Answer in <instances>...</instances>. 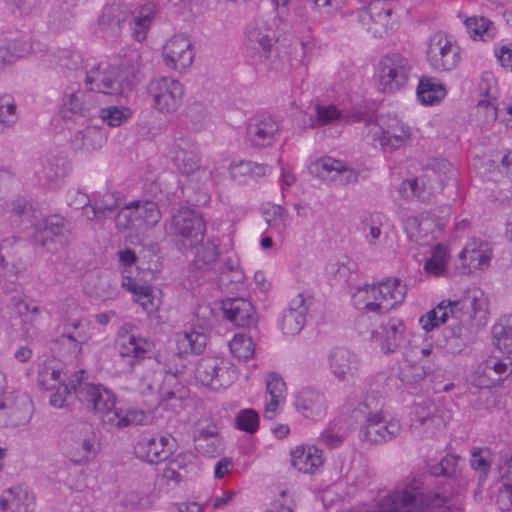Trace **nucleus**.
<instances>
[{
    "mask_svg": "<svg viewBox=\"0 0 512 512\" xmlns=\"http://www.w3.org/2000/svg\"><path fill=\"white\" fill-rule=\"evenodd\" d=\"M70 168L69 161L64 157L45 156L36 166L35 175L42 186L55 188L67 177Z\"/></svg>",
    "mask_w": 512,
    "mask_h": 512,
    "instance_id": "c85d7f7f",
    "label": "nucleus"
},
{
    "mask_svg": "<svg viewBox=\"0 0 512 512\" xmlns=\"http://www.w3.org/2000/svg\"><path fill=\"white\" fill-rule=\"evenodd\" d=\"M372 475L368 468L364 466L353 467L347 474V481L350 487L355 490H361L370 485Z\"/></svg>",
    "mask_w": 512,
    "mask_h": 512,
    "instance_id": "774afa93",
    "label": "nucleus"
},
{
    "mask_svg": "<svg viewBox=\"0 0 512 512\" xmlns=\"http://www.w3.org/2000/svg\"><path fill=\"white\" fill-rule=\"evenodd\" d=\"M312 304V298L298 294L291 300L289 306L283 311L279 320V328L283 334L297 335L306 323V315Z\"/></svg>",
    "mask_w": 512,
    "mask_h": 512,
    "instance_id": "a878e982",
    "label": "nucleus"
},
{
    "mask_svg": "<svg viewBox=\"0 0 512 512\" xmlns=\"http://www.w3.org/2000/svg\"><path fill=\"white\" fill-rule=\"evenodd\" d=\"M450 258L448 247L444 244H437L431 250L430 257L426 259L423 270L427 275L433 277L443 276L447 272Z\"/></svg>",
    "mask_w": 512,
    "mask_h": 512,
    "instance_id": "c03bdc74",
    "label": "nucleus"
},
{
    "mask_svg": "<svg viewBox=\"0 0 512 512\" xmlns=\"http://www.w3.org/2000/svg\"><path fill=\"white\" fill-rule=\"evenodd\" d=\"M225 318L237 327H251L256 323V314L252 303L244 298H228L222 301Z\"/></svg>",
    "mask_w": 512,
    "mask_h": 512,
    "instance_id": "473e14b6",
    "label": "nucleus"
},
{
    "mask_svg": "<svg viewBox=\"0 0 512 512\" xmlns=\"http://www.w3.org/2000/svg\"><path fill=\"white\" fill-rule=\"evenodd\" d=\"M460 462L461 459L459 457L448 454L444 456L438 464L430 468L431 474L436 477L446 476L457 478L460 475Z\"/></svg>",
    "mask_w": 512,
    "mask_h": 512,
    "instance_id": "e2e57ef3",
    "label": "nucleus"
},
{
    "mask_svg": "<svg viewBox=\"0 0 512 512\" xmlns=\"http://www.w3.org/2000/svg\"><path fill=\"white\" fill-rule=\"evenodd\" d=\"M511 372V362L497 357H489L478 366L472 383L481 389L491 388L504 381Z\"/></svg>",
    "mask_w": 512,
    "mask_h": 512,
    "instance_id": "393cba45",
    "label": "nucleus"
},
{
    "mask_svg": "<svg viewBox=\"0 0 512 512\" xmlns=\"http://www.w3.org/2000/svg\"><path fill=\"white\" fill-rule=\"evenodd\" d=\"M175 449V439L170 435L143 436L135 445L134 453L137 458L159 463L170 457Z\"/></svg>",
    "mask_w": 512,
    "mask_h": 512,
    "instance_id": "412c9836",
    "label": "nucleus"
},
{
    "mask_svg": "<svg viewBox=\"0 0 512 512\" xmlns=\"http://www.w3.org/2000/svg\"><path fill=\"white\" fill-rule=\"evenodd\" d=\"M101 120L110 127H118L132 117V111L126 106H108L99 111Z\"/></svg>",
    "mask_w": 512,
    "mask_h": 512,
    "instance_id": "052dcab7",
    "label": "nucleus"
},
{
    "mask_svg": "<svg viewBox=\"0 0 512 512\" xmlns=\"http://www.w3.org/2000/svg\"><path fill=\"white\" fill-rule=\"evenodd\" d=\"M195 379L213 390L230 386L238 377L235 366L220 357H205L195 368Z\"/></svg>",
    "mask_w": 512,
    "mask_h": 512,
    "instance_id": "4468645a",
    "label": "nucleus"
},
{
    "mask_svg": "<svg viewBox=\"0 0 512 512\" xmlns=\"http://www.w3.org/2000/svg\"><path fill=\"white\" fill-rule=\"evenodd\" d=\"M66 456L75 464H86L98 453L96 435L86 422L71 423L64 437Z\"/></svg>",
    "mask_w": 512,
    "mask_h": 512,
    "instance_id": "9d476101",
    "label": "nucleus"
},
{
    "mask_svg": "<svg viewBox=\"0 0 512 512\" xmlns=\"http://www.w3.org/2000/svg\"><path fill=\"white\" fill-rule=\"evenodd\" d=\"M207 343V337L203 332L194 329L178 332L175 335L176 352L159 354L158 361L163 365L166 374L164 382L173 384L178 375L183 373L185 361L183 356L188 354H201Z\"/></svg>",
    "mask_w": 512,
    "mask_h": 512,
    "instance_id": "423d86ee",
    "label": "nucleus"
},
{
    "mask_svg": "<svg viewBox=\"0 0 512 512\" xmlns=\"http://www.w3.org/2000/svg\"><path fill=\"white\" fill-rule=\"evenodd\" d=\"M259 414L254 409L241 410L236 418L237 428L247 433H255L259 427Z\"/></svg>",
    "mask_w": 512,
    "mask_h": 512,
    "instance_id": "338daca9",
    "label": "nucleus"
},
{
    "mask_svg": "<svg viewBox=\"0 0 512 512\" xmlns=\"http://www.w3.org/2000/svg\"><path fill=\"white\" fill-rule=\"evenodd\" d=\"M445 94V88L437 79L432 77H424L420 79L417 88V95L422 103L433 105L444 98Z\"/></svg>",
    "mask_w": 512,
    "mask_h": 512,
    "instance_id": "de8ad7c7",
    "label": "nucleus"
},
{
    "mask_svg": "<svg viewBox=\"0 0 512 512\" xmlns=\"http://www.w3.org/2000/svg\"><path fill=\"white\" fill-rule=\"evenodd\" d=\"M17 35L18 30H8L0 35V69L4 68L6 65L14 63L24 56L23 46L16 45L11 50L6 46L12 42H19Z\"/></svg>",
    "mask_w": 512,
    "mask_h": 512,
    "instance_id": "49530a36",
    "label": "nucleus"
},
{
    "mask_svg": "<svg viewBox=\"0 0 512 512\" xmlns=\"http://www.w3.org/2000/svg\"><path fill=\"white\" fill-rule=\"evenodd\" d=\"M407 286L398 278H387L377 284L359 287L352 296L353 305L371 313L384 314L400 305L406 296Z\"/></svg>",
    "mask_w": 512,
    "mask_h": 512,
    "instance_id": "39448f33",
    "label": "nucleus"
},
{
    "mask_svg": "<svg viewBox=\"0 0 512 512\" xmlns=\"http://www.w3.org/2000/svg\"><path fill=\"white\" fill-rule=\"evenodd\" d=\"M106 142L105 133L97 126H87L76 132L71 140V146L75 150L94 151L101 148Z\"/></svg>",
    "mask_w": 512,
    "mask_h": 512,
    "instance_id": "ea45409f",
    "label": "nucleus"
},
{
    "mask_svg": "<svg viewBox=\"0 0 512 512\" xmlns=\"http://www.w3.org/2000/svg\"><path fill=\"white\" fill-rule=\"evenodd\" d=\"M291 465L298 472L314 474L324 464L323 451L316 445L301 444L290 451Z\"/></svg>",
    "mask_w": 512,
    "mask_h": 512,
    "instance_id": "2f4dec72",
    "label": "nucleus"
},
{
    "mask_svg": "<svg viewBox=\"0 0 512 512\" xmlns=\"http://www.w3.org/2000/svg\"><path fill=\"white\" fill-rule=\"evenodd\" d=\"M277 41L276 31L266 21H255L246 31L247 55L256 62L265 61Z\"/></svg>",
    "mask_w": 512,
    "mask_h": 512,
    "instance_id": "f3484780",
    "label": "nucleus"
},
{
    "mask_svg": "<svg viewBox=\"0 0 512 512\" xmlns=\"http://www.w3.org/2000/svg\"><path fill=\"white\" fill-rule=\"evenodd\" d=\"M117 207V201L111 194H106L101 200H97L90 206V212L85 213L88 220H101L106 218Z\"/></svg>",
    "mask_w": 512,
    "mask_h": 512,
    "instance_id": "0e129e2a",
    "label": "nucleus"
},
{
    "mask_svg": "<svg viewBox=\"0 0 512 512\" xmlns=\"http://www.w3.org/2000/svg\"><path fill=\"white\" fill-rule=\"evenodd\" d=\"M164 64L179 73L189 68L195 56L192 42L186 34H175L169 38L162 48Z\"/></svg>",
    "mask_w": 512,
    "mask_h": 512,
    "instance_id": "6ab92c4d",
    "label": "nucleus"
},
{
    "mask_svg": "<svg viewBox=\"0 0 512 512\" xmlns=\"http://www.w3.org/2000/svg\"><path fill=\"white\" fill-rule=\"evenodd\" d=\"M431 223L428 219L411 217L404 223V229L408 236L417 243H426L430 232Z\"/></svg>",
    "mask_w": 512,
    "mask_h": 512,
    "instance_id": "13d9d810",
    "label": "nucleus"
},
{
    "mask_svg": "<svg viewBox=\"0 0 512 512\" xmlns=\"http://www.w3.org/2000/svg\"><path fill=\"white\" fill-rule=\"evenodd\" d=\"M165 230L183 247L194 248L204 240L206 222L196 210L181 207L166 222Z\"/></svg>",
    "mask_w": 512,
    "mask_h": 512,
    "instance_id": "0eeeda50",
    "label": "nucleus"
},
{
    "mask_svg": "<svg viewBox=\"0 0 512 512\" xmlns=\"http://www.w3.org/2000/svg\"><path fill=\"white\" fill-rule=\"evenodd\" d=\"M413 69L411 59L400 53L384 55L378 62L377 81L384 93H394L408 83Z\"/></svg>",
    "mask_w": 512,
    "mask_h": 512,
    "instance_id": "9b49d317",
    "label": "nucleus"
},
{
    "mask_svg": "<svg viewBox=\"0 0 512 512\" xmlns=\"http://www.w3.org/2000/svg\"><path fill=\"white\" fill-rule=\"evenodd\" d=\"M155 16V7L151 4L142 6L135 15L130 17V23H134L133 36L137 41L146 37V32Z\"/></svg>",
    "mask_w": 512,
    "mask_h": 512,
    "instance_id": "603ef678",
    "label": "nucleus"
},
{
    "mask_svg": "<svg viewBox=\"0 0 512 512\" xmlns=\"http://www.w3.org/2000/svg\"><path fill=\"white\" fill-rule=\"evenodd\" d=\"M162 214L158 204L150 200H133L121 208L115 217L118 230L145 232L155 227Z\"/></svg>",
    "mask_w": 512,
    "mask_h": 512,
    "instance_id": "1a4fd4ad",
    "label": "nucleus"
},
{
    "mask_svg": "<svg viewBox=\"0 0 512 512\" xmlns=\"http://www.w3.org/2000/svg\"><path fill=\"white\" fill-rule=\"evenodd\" d=\"M97 94L91 92L88 88L83 90L79 86H68L63 92L62 113L64 117L74 115L85 116L98 105Z\"/></svg>",
    "mask_w": 512,
    "mask_h": 512,
    "instance_id": "5701e85b",
    "label": "nucleus"
},
{
    "mask_svg": "<svg viewBox=\"0 0 512 512\" xmlns=\"http://www.w3.org/2000/svg\"><path fill=\"white\" fill-rule=\"evenodd\" d=\"M220 239L217 237L208 238L206 242H201L196 246L194 263L197 268L202 270H211L220 255Z\"/></svg>",
    "mask_w": 512,
    "mask_h": 512,
    "instance_id": "79ce46f5",
    "label": "nucleus"
},
{
    "mask_svg": "<svg viewBox=\"0 0 512 512\" xmlns=\"http://www.w3.org/2000/svg\"><path fill=\"white\" fill-rule=\"evenodd\" d=\"M45 61L51 66L67 69L70 71H80L83 68L82 56L69 49H51L45 55Z\"/></svg>",
    "mask_w": 512,
    "mask_h": 512,
    "instance_id": "a19ab883",
    "label": "nucleus"
},
{
    "mask_svg": "<svg viewBox=\"0 0 512 512\" xmlns=\"http://www.w3.org/2000/svg\"><path fill=\"white\" fill-rule=\"evenodd\" d=\"M196 450L206 456H213L220 448V440L215 432L200 429L194 437Z\"/></svg>",
    "mask_w": 512,
    "mask_h": 512,
    "instance_id": "6e6d98bb",
    "label": "nucleus"
},
{
    "mask_svg": "<svg viewBox=\"0 0 512 512\" xmlns=\"http://www.w3.org/2000/svg\"><path fill=\"white\" fill-rule=\"evenodd\" d=\"M426 375L427 371L423 365L407 361L401 366L398 377L402 383L413 385L423 380Z\"/></svg>",
    "mask_w": 512,
    "mask_h": 512,
    "instance_id": "69168bd1",
    "label": "nucleus"
},
{
    "mask_svg": "<svg viewBox=\"0 0 512 512\" xmlns=\"http://www.w3.org/2000/svg\"><path fill=\"white\" fill-rule=\"evenodd\" d=\"M171 159L183 175H191L200 170V149L191 137L177 138L171 148Z\"/></svg>",
    "mask_w": 512,
    "mask_h": 512,
    "instance_id": "4be33fe9",
    "label": "nucleus"
},
{
    "mask_svg": "<svg viewBox=\"0 0 512 512\" xmlns=\"http://www.w3.org/2000/svg\"><path fill=\"white\" fill-rule=\"evenodd\" d=\"M492 334L498 349L512 353V316H506L495 324Z\"/></svg>",
    "mask_w": 512,
    "mask_h": 512,
    "instance_id": "864d4df0",
    "label": "nucleus"
},
{
    "mask_svg": "<svg viewBox=\"0 0 512 512\" xmlns=\"http://www.w3.org/2000/svg\"><path fill=\"white\" fill-rule=\"evenodd\" d=\"M71 389L87 410L95 413L103 424L111 428L122 429L131 425H146L151 421L150 414L141 409L117 408L114 392L100 383L78 380Z\"/></svg>",
    "mask_w": 512,
    "mask_h": 512,
    "instance_id": "f03ea898",
    "label": "nucleus"
},
{
    "mask_svg": "<svg viewBox=\"0 0 512 512\" xmlns=\"http://www.w3.org/2000/svg\"><path fill=\"white\" fill-rule=\"evenodd\" d=\"M37 381L40 387L45 390H54L64 384L62 371L51 364H45L38 373Z\"/></svg>",
    "mask_w": 512,
    "mask_h": 512,
    "instance_id": "680f3d73",
    "label": "nucleus"
},
{
    "mask_svg": "<svg viewBox=\"0 0 512 512\" xmlns=\"http://www.w3.org/2000/svg\"><path fill=\"white\" fill-rule=\"evenodd\" d=\"M346 118H348V115L338 110L334 105H316L315 116H310V121L307 125L310 128H316L342 121Z\"/></svg>",
    "mask_w": 512,
    "mask_h": 512,
    "instance_id": "3c124183",
    "label": "nucleus"
},
{
    "mask_svg": "<svg viewBox=\"0 0 512 512\" xmlns=\"http://www.w3.org/2000/svg\"><path fill=\"white\" fill-rule=\"evenodd\" d=\"M126 15L119 5H110L104 8L99 19V28L106 37H116L121 31L122 23L126 22Z\"/></svg>",
    "mask_w": 512,
    "mask_h": 512,
    "instance_id": "37998d69",
    "label": "nucleus"
},
{
    "mask_svg": "<svg viewBox=\"0 0 512 512\" xmlns=\"http://www.w3.org/2000/svg\"><path fill=\"white\" fill-rule=\"evenodd\" d=\"M317 175L323 179L338 182L342 185L354 183L358 180V172L347 163L332 157H323L312 164Z\"/></svg>",
    "mask_w": 512,
    "mask_h": 512,
    "instance_id": "c756f323",
    "label": "nucleus"
},
{
    "mask_svg": "<svg viewBox=\"0 0 512 512\" xmlns=\"http://www.w3.org/2000/svg\"><path fill=\"white\" fill-rule=\"evenodd\" d=\"M372 134L383 152L393 153L410 142L412 129L397 116L387 115L379 118L378 125Z\"/></svg>",
    "mask_w": 512,
    "mask_h": 512,
    "instance_id": "dca6fc26",
    "label": "nucleus"
},
{
    "mask_svg": "<svg viewBox=\"0 0 512 512\" xmlns=\"http://www.w3.org/2000/svg\"><path fill=\"white\" fill-rule=\"evenodd\" d=\"M459 260L463 269L472 273L483 270L490 264L492 249L488 242L480 238H470L460 251Z\"/></svg>",
    "mask_w": 512,
    "mask_h": 512,
    "instance_id": "bb28decb",
    "label": "nucleus"
},
{
    "mask_svg": "<svg viewBox=\"0 0 512 512\" xmlns=\"http://www.w3.org/2000/svg\"><path fill=\"white\" fill-rule=\"evenodd\" d=\"M294 405L303 417L310 419L323 417L327 410L325 395L309 387L303 388L297 393Z\"/></svg>",
    "mask_w": 512,
    "mask_h": 512,
    "instance_id": "72a5a7b5",
    "label": "nucleus"
},
{
    "mask_svg": "<svg viewBox=\"0 0 512 512\" xmlns=\"http://www.w3.org/2000/svg\"><path fill=\"white\" fill-rule=\"evenodd\" d=\"M492 465L491 452L487 448H474L471 451L470 466L478 473L479 483L484 482Z\"/></svg>",
    "mask_w": 512,
    "mask_h": 512,
    "instance_id": "5fc2aeb1",
    "label": "nucleus"
},
{
    "mask_svg": "<svg viewBox=\"0 0 512 512\" xmlns=\"http://www.w3.org/2000/svg\"><path fill=\"white\" fill-rule=\"evenodd\" d=\"M330 373L338 381H347L358 376L361 361L357 354L344 347H336L328 354Z\"/></svg>",
    "mask_w": 512,
    "mask_h": 512,
    "instance_id": "b1692460",
    "label": "nucleus"
},
{
    "mask_svg": "<svg viewBox=\"0 0 512 512\" xmlns=\"http://www.w3.org/2000/svg\"><path fill=\"white\" fill-rule=\"evenodd\" d=\"M92 337L91 324L86 319H66L63 324V333L60 341L68 340L73 344L74 349L82 351V346Z\"/></svg>",
    "mask_w": 512,
    "mask_h": 512,
    "instance_id": "58836bf2",
    "label": "nucleus"
},
{
    "mask_svg": "<svg viewBox=\"0 0 512 512\" xmlns=\"http://www.w3.org/2000/svg\"><path fill=\"white\" fill-rule=\"evenodd\" d=\"M147 93L154 110L161 114H172L181 106L185 91L177 79L161 76L150 80Z\"/></svg>",
    "mask_w": 512,
    "mask_h": 512,
    "instance_id": "ddd939ff",
    "label": "nucleus"
},
{
    "mask_svg": "<svg viewBox=\"0 0 512 512\" xmlns=\"http://www.w3.org/2000/svg\"><path fill=\"white\" fill-rule=\"evenodd\" d=\"M384 219L382 214L374 213L365 216L361 223V231L366 242L376 249H384L387 246L388 234Z\"/></svg>",
    "mask_w": 512,
    "mask_h": 512,
    "instance_id": "e433bc0d",
    "label": "nucleus"
},
{
    "mask_svg": "<svg viewBox=\"0 0 512 512\" xmlns=\"http://www.w3.org/2000/svg\"><path fill=\"white\" fill-rule=\"evenodd\" d=\"M69 234L68 222L59 215H52L35 225L33 240L36 244L51 250V244L65 245L68 242Z\"/></svg>",
    "mask_w": 512,
    "mask_h": 512,
    "instance_id": "aec40b11",
    "label": "nucleus"
},
{
    "mask_svg": "<svg viewBox=\"0 0 512 512\" xmlns=\"http://www.w3.org/2000/svg\"><path fill=\"white\" fill-rule=\"evenodd\" d=\"M458 323L448 329L449 335L460 339L469 338L487 324L488 300L477 287L466 289L460 297L442 300L434 309L419 318L426 332L444 324L449 318Z\"/></svg>",
    "mask_w": 512,
    "mask_h": 512,
    "instance_id": "f257e3e1",
    "label": "nucleus"
},
{
    "mask_svg": "<svg viewBox=\"0 0 512 512\" xmlns=\"http://www.w3.org/2000/svg\"><path fill=\"white\" fill-rule=\"evenodd\" d=\"M497 503L501 510L512 508V455L501 467V487L498 491Z\"/></svg>",
    "mask_w": 512,
    "mask_h": 512,
    "instance_id": "09e8293b",
    "label": "nucleus"
},
{
    "mask_svg": "<svg viewBox=\"0 0 512 512\" xmlns=\"http://www.w3.org/2000/svg\"><path fill=\"white\" fill-rule=\"evenodd\" d=\"M278 122L270 115L253 117L247 127V138L254 147L271 146L279 137Z\"/></svg>",
    "mask_w": 512,
    "mask_h": 512,
    "instance_id": "cd10ccee",
    "label": "nucleus"
},
{
    "mask_svg": "<svg viewBox=\"0 0 512 512\" xmlns=\"http://www.w3.org/2000/svg\"><path fill=\"white\" fill-rule=\"evenodd\" d=\"M286 398V384L277 373L271 372L266 377V396L264 417L272 419L280 412Z\"/></svg>",
    "mask_w": 512,
    "mask_h": 512,
    "instance_id": "c9c22d12",
    "label": "nucleus"
},
{
    "mask_svg": "<svg viewBox=\"0 0 512 512\" xmlns=\"http://www.w3.org/2000/svg\"><path fill=\"white\" fill-rule=\"evenodd\" d=\"M392 4L386 0H373L357 11V18L375 37L382 38L392 27Z\"/></svg>",
    "mask_w": 512,
    "mask_h": 512,
    "instance_id": "a211bd4d",
    "label": "nucleus"
},
{
    "mask_svg": "<svg viewBox=\"0 0 512 512\" xmlns=\"http://www.w3.org/2000/svg\"><path fill=\"white\" fill-rule=\"evenodd\" d=\"M18 120L17 107L11 95H0V133L11 128Z\"/></svg>",
    "mask_w": 512,
    "mask_h": 512,
    "instance_id": "4d7b16f0",
    "label": "nucleus"
},
{
    "mask_svg": "<svg viewBox=\"0 0 512 512\" xmlns=\"http://www.w3.org/2000/svg\"><path fill=\"white\" fill-rule=\"evenodd\" d=\"M115 346L119 356L130 368L149 358L153 348L152 342L142 336L137 326L132 323H124L120 326Z\"/></svg>",
    "mask_w": 512,
    "mask_h": 512,
    "instance_id": "f8f14e48",
    "label": "nucleus"
},
{
    "mask_svg": "<svg viewBox=\"0 0 512 512\" xmlns=\"http://www.w3.org/2000/svg\"><path fill=\"white\" fill-rule=\"evenodd\" d=\"M127 83L120 79L118 69L107 62L85 65L84 82L86 87L95 94L120 95L135 79L140 67V54L137 50H130L127 54Z\"/></svg>",
    "mask_w": 512,
    "mask_h": 512,
    "instance_id": "20e7f679",
    "label": "nucleus"
},
{
    "mask_svg": "<svg viewBox=\"0 0 512 512\" xmlns=\"http://www.w3.org/2000/svg\"><path fill=\"white\" fill-rule=\"evenodd\" d=\"M465 26L474 40L491 41L496 36V27L485 17H469L465 20Z\"/></svg>",
    "mask_w": 512,
    "mask_h": 512,
    "instance_id": "8fccbe9b",
    "label": "nucleus"
},
{
    "mask_svg": "<svg viewBox=\"0 0 512 512\" xmlns=\"http://www.w3.org/2000/svg\"><path fill=\"white\" fill-rule=\"evenodd\" d=\"M8 308L27 327L37 326L42 318L43 310L33 300L18 295L10 298Z\"/></svg>",
    "mask_w": 512,
    "mask_h": 512,
    "instance_id": "4c0bfd02",
    "label": "nucleus"
},
{
    "mask_svg": "<svg viewBox=\"0 0 512 512\" xmlns=\"http://www.w3.org/2000/svg\"><path fill=\"white\" fill-rule=\"evenodd\" d=\"M405 330V324L400 318L393 317L382 323L375 334L381 350L386 354L395 352L404 341Z\"/></svg>",
    "mask_w": 512,
    "mask_h": 512,
    "instance_id": "f704fd0d",
    "label": "nucleus"
},
{
    "mask_svg": "<svg viewBox=\"0 0 512 512\" xmlns=\"http://www.w3.org/2000/svg\"><path fill=\"white\" fill-rule=\"evenodd\" d=\"M232 355L241 360L248 361L255 353V345L251 337L245 334H236L229 343Z\"/></svg>",
    "mask_w": 512,
    "mask_h": 512,
    "instance_id": "bf43d9fd",
    "label": "nucleus"
},
{
    "mask_svg": "<svg viewBox=\"0 0 512 512\" xmlns=\"http://www.w3.org/2000/svg\"><path fill=\"white\" fill-rule=\"evenodd\" d=\"M348 436V428L342 419L331 421L320 433L319 443L329 449L339 448Z\"/></svg>",
    "mask_w": 512,
    "mask_h": 512,
    "instance_id": "a18cd8bd",
    "label": "nucleus"
},
{
    "mask_svg": "<svg viewBox=\"0 0 512 512\" xmlns=\"http://www.w3.org/2000/svg\"><path fill=\"white\" fill-rule=\"evenodd\" d=\"M461 54L462 50L456 39L444 31H436L427 38L425 56L433 71L455 70L462 60Z\"/></svg>",
    "mask_w": 512,
    "mask_h": 512,
    "instance_id": "6e6552de",
    "label": "nucleus"
},
{
    "mask_svg": "<svg viewBox=\"0 0 512 512\" xmlns=\"http://www.w3.org/2000/svg\"><path fill=\"white\" fill-rule=\"evenodd\" d=\"M35 506V495L25 485L10 487L0 495V509L3 512H32Z\"/></svg>",
    "mask_w": 512,
    "mask_h": 512,
    "instance_id": "7c9ffc66",
    "label": "nucleus"
},
{
    "mask_svg": "<svg viewBox=\"0 0 512 512\" xmlns=\"http://www.w3.org/2000/svg\"><path fill=\"white\" fill-rule=\"evenodd\" d=\"M446 425L444 407L432 401H424L415 406L411 420V431L420 439L434 438Z\"/></svg>",
    "mask_w": 512,
    "mask_h": 512,
    "instance_id": "2eb2a0df",
    "label": "nucleus"
},
{
    "mask_svg": "<svg viewBox=\"0 0 512 512\" xmlns=\"http://www.w3.org/2000/svg\"><path fill=\"white\" fill-rule=\"evenodd\" d=\"M383 402L374 395H367L351 411V419L359 424L358 437L367 444H383L400 435L401 423L388 417L382 409Z\"/></svg>",
    "mask_w": 512,
    "mask_h": 512,
    "instance_id": "7ed1b4c3",
    "label": "nucleus"
}]
</instances>
